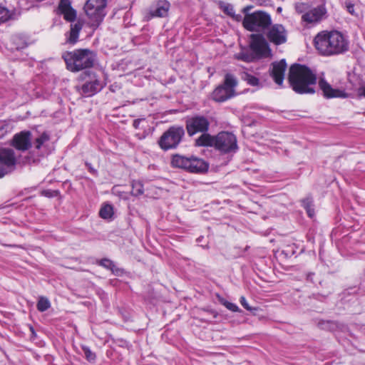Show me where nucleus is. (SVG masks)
<instances>
[{"mask_svg": "<svg viewBox=\"0 0 365 365\" xmlns=\"http://www.w3.org/2000/svg\"><path fill=\"white\" fill-rule=\"evenodd\" d=\"M288 81L292 90L298 94H314L316 92L317 75L305 65H292L289 70Z\"/></svg>", "mask_w": 365, "mask_h": 365, "instance_id": "f257e3e1", "label": "nucleus"}, {"mask_svg": "<svg viewBox=\"0 0 365 365\" xmlns=\"http://www.w3.org/2000/svg\"><path fill=\"white\" fill-rule=\"evenodd\" d=\"M316 49L324 56L342 53L349 49V41L341 32L322 31L314 38Z\"/></svg>", "mask_w": 365, "mask_h": 365, "instance_id": "f03ea898", "label": "nucleus"}, {"mask_svg": "<svg viewBox=\"0 0 365 365\" xmlns=\"http://www.w3.org/2000/svg\"><path fill=\"white\" fill-rule=\"evenodd\" d=\"M220 9L233 21L242 23H271L270 15L265 11H257L250 13L252 6H245L241 10V14H236L234 6L224 1H220Z\"/></svg>", "mask_w": 365, "mask_h": 365, "instance_id": "7ed1b4c3", "label": "nucleus"}, {"mask_svg": "<svg viewBox=\"0 0 365 365\" xmlns=\"http://www.w3.org/2000/svg\"><path fill=\"white\" fill-rule=\"evenodd\" d=\"M67 68L72 72L90 68L93 66L96 54L88 48L76 49L63 54Z\"/></svg>", "mask_w": 365, "mask_h": 365, "instance_id": "20e7f679", "label": "nucleus"}, {"mask_svg": "<svg viewBox=\"0 0 365 365\" xmlns=\"http://www.w3.org/2000/svg\"><path fill=\"white\" fill-rule=\"evenodd\" d=\"M250 31H259L262 27L268 40L274 45H282L287 42V33L282 24H243Z\"/></svg>", "mask_w": 365, "mask_h": 365, "instance_id": "39448f33", "label": "nucleus"}, {"mask_svg": "<svg viewBox=\"0 0 365 365\" xmlns=\"http://www.w3.org/2000/svg\"><path fill=\"white\" fill-rule=\"evenodd\" d=\"M237 83V80L233 74L226 73L223 83L216 87L211 93V98L217 103L230 99L236 95L235 88Z\"/></svg>", "mask_w": 365, "mask_h": 365, "instance_id": "423d86ee", "label": "nucleus"}, {"mask_svg": "<svg viewBox=\"0 0 365 365\" xmlns=\"http://www.w3.org/2000/svg\"><path fill=\"white\" fill-rule=\"evenodd\" d=\"M185 135L182 126L173 125L166 130L158 140L159 147L164 151L178 147Z\"/></svg>", "mask_w": 365, "mask_h": 365, "instance_id": "0eeeda50", "label": "nucleus"}, {"mask_svg": "<svg viewBox=\"0 0 365 365\" xmlns=\"http://www.w3.org/2000/svg\"><path fill=\"white\" fill-rule=\"evenodd\" d=\"M215 148L222 153H236L238 150L236 136L230 132H220L215 135Z\"/></svg>", "mask_w": 365, "mask_h": 365, "instance_id": "6e6552de", "label": "nucleus"}, {"mask_svg": "<svg viewBox=\"0 0 365 365\" xmlns=\"http://www.w3.org/2000/svg\"><path fill=\"white\" fill-rule=\"evenodd\" d=\"M210 121L208 118L202 115H194L187 117L185 120V128L187 135L190 137L198 133H205L209 130Z\"/></svg>", "mask_w": 365, "mask_h": 365, "instance_id": "1a4fd4ad", "label": "nucleus"}, {"mask_svg": "<svg viewBox=\"0 0 365 365\" xmlns=\"http://www.w3.org/2000/svg\"><path fill=\"white\" fill-rule=\"evenodd\" d=\"M250 48L257 59L269 57L271 49L264 36L261 34H252L250 36Z\"/></svg>", "mask_w": 365, "mask_h": 365, "instance_id": "9d476101", "label": "nucleus"}, {"mask_svg": "<svg viewBox=\"0 0 365 365\" xmlns=\"http://www.w3.org/2000/svg\"><path fill=\"white\" fill-rule=\"evenodd\" d=\"M106 0H87L83 9L86 14L96 23H101L106 16Z\"/></svg>", "mask_w": 365, "mask_h": 365, "instance_id": "9b49d317", "label": "nucleus"}, {"mask_svg": "<svg viewBox=\"0 0 365 365\" xmlns=\"http://www.w3.org/2000/svg\"><path fill=\"white\" fill-rule=\"evenodd\" d=\"M88 77V80L81 86L82 93L88 97L93 96L98 92L101 91L103 88L101 82L96 78L95 73L90 71H86L81 75L82 79H86Z\"/></svg>", "mask_w": 365, "mask_h": 365, "instance_id": "f8f14e48", "label": "nucleus"}, {"mask_svg": "<svg viewBox=\"0 0 365 365\" xmlns=\"http://www.w3.org/2000/svg\"><path fill=\"white\" fill-rule=\"evenodd\" d=\"M318 86L322 91L323 97L326 99L331 98H347L349 94L344 90L334 88L324 78L320 77L318 80Z\"/></svg>", "mask_w": 365, "mask_h": 365, "instance_id": "ddd939ff", "label": "nucleus"}, {"mask_svg": "<svg viewBox=\"0 0 365 365\" xmlns=\"http://www.w3.org/2000/svg\"><path fill=\"white\" fill-rule=\"evenodd\" d=\"M11 145L18 150H28L32 146L31 133L29 130H24L15 134Z\"/></svg>", "mask_w": 365, "mask_h": 365, "instance_id": "4468645a", "label": "nucleus"}, {"mask_svg": "<svg viewBox=\"0 0 365 365\" xmlns=\"http://www.w3.org/2000/svg\"><path fill=\"white\" fill-rule=\"evenodd\" d=\"M287 66L285 59H282L279 61H274L271 64V67L269 71V75L273 78L274 81L279 86H281L283 83Z\"/></svg>", "mask_w": 365, "mask_h": 365, "instance_id": "2eb2a0df", "label": "nucleus"}, {"mask_svg": "<svg viewBox=\"0 0 365 365\" xmlns=\"http://www.w3.org/2000/svg\"><path fill=\"white\" fill-rule=\"evenodd\" d=\"M327 9L324 4H321L305 12L302 19L305 23H317L322 21L327 16Z\"/></svg>", "mask_w": 365, "mask_h": 365, "instance_id": "dca6fc26", "label": "nucleus"}, {"mask_svg": "<svg viewBox=\"0 0 365 365\" xmlns=\"http://www.w3.org/2000/svg\"><path fill=\"white\" fill-rule=\"evenodd\" d=\"M57 14L62 15L65 21L68 22H74L76 19V11L72 7L70 0H60L58 7Z\"/></svg>", "mask_w": 365, "mask_h": 365, "instance_id": "f3484780", "label": "nucleus"}, {"mask_svg": "<svg viewBox=\"0 0 365 365\" xmlns=\"http://www.w3.org/2000/svg\"><path fill=\"white\" fill-rule=\"evenodd\" d=\"M209 163L202 158L190 156L187 172L196 174H205L208 171Z\"/></svg>", "mask_w": 365, "mask_h": 365, "instance_id": "a211bd4d", "label": "nucleus"}, {"mask_svg": "<svg viewBox=\"0 0 365 365\" xmlns=\"http://www.w3.org/2000/svg\"><path fill=\"white\" fill-rule=\"evenodd\" d=\"M21 15L20 9L7 8L0 4V23L18 21Z\"/></svg>", "mask_w": 365, "mask_h": 365, "instance_id": "6ab92c4d", "label": "nucleus"}, {"mask_svg": "<svg viewBox=\"0 0 365 365\" xmlns=\"http://www.w3.org/2000/svg\"><path fill=\"white\" fill-rule=\"evenodd\" d=\"M0 163L4 168L14 166L16 163L15 152L11 148L0 149Z\"/></svg>", "mask_w": 365, "mask_h": 365, "instance_id": "aec40b11", "label": "nucleus"}, {"mask_svg": "<svg viewBox=\"0 0 365 365\" xmlns=\"http://www.w3.org/2000/svg\"><path fill=\"white\" fill-rule=\"evenodd\" d=\"M170 3L166 0H159L157 2L156 8L150 11L151 17H165L168 15L170 9Z\"/></svg>", "mask_w": 365, "mask_h": 365, "instance_id": "412c9836", "label": "nucleus"}, {"mask_svg": "<svg viewBox=\"0 0 365 365\" xmlns=\"http://www.w3.org/2000/svg\"><path fill=\"white\" fill-rule=\"evenodd\" d=\"M82 26L83 24H71L70 31L66 34V42L67 43L74 45L77 43Z\"/></svg>", "mask_w": 365, "mask_h": 365, "instance_id": "4be33fe9", "label": "nucleus"}, {"mask_svg": "<svg viewBox=\"0 0 365 365\" xmlns=\"http://www.w3.org/2000/svg\"><path fill=\"white\" fill-rule=\"evenodd\" d=\"M190 156L180 154L172 155L170 164L173 168H178L187 171Z\"/></svg>", "mask_w": 365, "mask_h": 365, "instance_id": "5701e85b", "label": "nucleus"}, {"mask_svg": "<svg viewBox=\"0 0 365 365\" xmlns=\"http://www.w3.org/2000/svg\"><path fill=\"white\" fill-rule=\"evenodd\" d=\"M215 136H212L207 132L202 133L195 141V145L198 147H214L215 148Z\"/></svg>", "mask_w": 365, "mask_h": 365, "instance_id": "b1692460", "label": "nucleus"}, {"mask_svg": "<svg viewBox=\"0 0 365 365\" xmlns=\"http://www.w3.org/2000/svg\"><path fill=\"white\" fill-rule=\"evenodd\" d=\"M98 264L104 268L110 270L114 274L119 276L123 272V269L116 267L114 262L108 258L101 259Z\"/></svg>", "mask_w": 365, "mask_h": 365, "instance_id": "393cba45", "label": "nucleus"}, {"mask_svg": "<svg viewBox=\"0 0 365 365\" xmlns=\"http://www.w3.org/2000/svg\"><path fill=\"white\" fill-rule=\"evenodd\" d=\"M27 46L25 39L20 35L13 36L11 39V50H20Z\"/></svg>", "mask_w": 365, "mask_h": 365, "instance_id": "a878e982", "label": "nucleus"}, {"mask_svg": "<svg viewBox=\"0 0 365 365\" xmlns=\"http://www.w3.org/2000/svg\"><path fill=\"white\" fill-rule=\"evenodd\" d=\"M50 140V135L46 133L43 132L38 137L32 139V145L37 150H39L45 143L48 142Z\"/></svg>", "mask_w": 365, "mask_h": 365, "instance_id": "bb28decb", "label": "nucleus"}, {"mask_svg": "<svg viewBox=\"0 0 365 365\" xmlns=\"http://www.w3.org/2000/svg\"><path fill=\"white\" fill-rule=\"evenodd\" d=\"M302 205L306 210L307 213L309 217L314 216V209L313 205V200L311 197H307L302 200Z\"/></svg>", "mask_w": 365, "mask_h": 365, "instance_id": "cd10ccee", "label": "nucleus"}, {"mask_svg": "<svg viewBox=\"0 0 365 365\" xmlns=\"http://www.w3.org/2000/svg\"><path fill=\"white\" fill-rule=\"evenodd\" d=\"M99 215L103 219H110L113 215V207L110 204L103 205L99 211Z\"/></svg>", "mask_w": 365, "mask_h": 365, "instance_id": "c85d7f7f", "label": "nucleus"}, {"mask_svg": "<svg viewBox=\"0 0 365 365\" xmlns=\"http://www.w3.org/2000/svg\"><path fill=\"white\" fill-rule=\"evenodd\" d=\"M241 78L246 81L247 84L252 86H257L259 83V80L258 78L252 76V74L247 72H242L241 73Z\"/></svg>", "mask_w": 365, "mask_h": 365, "instance_id": "c756f323", "label": "nucleus"}, {"mask_svg": "<svg viewBox=\"0 0 365 365\" xmlns=\"http://www.w3.org/2000/svg\"><path fill=\"white\" fill-rule=\"evenodd\" d=\"M132 190L131 194L133 196L138 197L143 194L144 188L143 185L140 181L133 180L131 184Z\"/></svg>", "mask_w": 365, "mask_h": 365, "instance_id": "7c9ffc66", "label": "nucleus"}, {"mask_svg": "<svg viewBox=\"0 0 365 365\" xmlns=\"http://www.w3.org/2000/svg\"><path fill=\"white\" fill-rule=\"evenodd\" d=\"M235 58L238 60L243 61L245 62H252L257 58L255 56L254 53L245 52V51H241L235 55Z\"/></svg>", "mask_w": 365, "mask_h": 365, "instance_id": "2f4dec72", "label": "nucleus"}, {"mask_svg": "<svg viewBox=\"0 0 365 365\" xmlns=\"http://www.w3.org/2000/svg\"><path fill=\"white\" fill-rule=\"evenodd\" d=\"M50 306L51 304L49 300L43 297L39 298L36 304L37 309L41 312L46 311L50 307Z\"/></svg>", "mask_w": 365, "mask_h": 365, "instance_id": "473e14b6", "label": "nucleus"}, {"mask_svg": "<svg viewBox=\"0 0 365 365\" xmlns=\"http://www.w3.org/2000/svg\"><path fill=\"white\" fill-rule=\"evenodd\" d=\"M219 302L229 310L236 312L239 311V307L234 303L227 301L225 298L217 295Z\"/></svg>", "mask_w": 365, "mask_h": 365, "instance_id": "72a5a7b5", "label": "nucleus"}, {"mask_svg": "<svg viewBox=\"0 0 365 365\" xmlns=\"http://www.w3.org/2000/svg\"><path fill=\"white\" fill-rule=\"evenodd\" d=\"M82 350L83 351L86 359L89 362H93L96 360V356L88 346H83Z\"/></svg>", "mask_w": 365, "mask_h": 365, "instance_id": "f704fd0d", "label": "nucleus"}, {"mask_svg": "<svg viewBox=\"0 0 365 365\" xmlns=\"http://www.w3.org/2000/svg\"><path fill=\"white\" fill-rule=\"evenodd\" d=\"M240 304H242V306L247 310L248 311H252L253 310V308H252L247 303L246 299L245 297L242 296L240 297ZM255 310L257 309V308H254Z\"/></svg>", "mask_w": 365, "mask_h": 365, "instance_id": "c9c22d12", "label": "nucleus"}, {"mask_svg": "<svg viewBox=\"0 0 365 365\" xmlns=\"http://www.w3.org/2000/svg\"><path fill=\"white\" fill-rule=\"evenodd\" d=\"M308 7L307 4L299 3L296 6V10L299 13H302Z\"/></svg>", "mask_w": 365, "mask_h": 365, "instance_id": "e433bc0d", "label": "nucleus"}, {"mask_svg": "<svg viewBox=\"0 0 365 365\" xmlns=\"http://www.w3.org/2000/svg\"><path fill=\"white\" fill-rule=\"evenodd\" d=\"M85 165H86V166L87 167V168L88 169L89 172H90L91 174H93V175H98V171H97V170H96V169H95V168L92 166V165H91L90 163H88V162H86V163H85Z\"/></svg>", "mask_w": 365, "mask_h": 365, "instance_id": "4c0bfd02", "label": "nucleus"}, {"mask_svg": "<svg viewBox=\"0 0 365 365\" xmlns=\"http://www.w3.org/2000/svg\"><path fill=\"white\" fill-rule=\"evenodd\" d=\"M346 7L348 12L351 14H354V4L351 2H346Z\"/></svg>", "mask_w": 365, "mask_h": 365, "instance_id": "58836bf2", "label": "nucleus"}, {"mask_svg": "<svg viewBox=\"0 0 365 365\" xmlns=\"http://www.w3.org/2000/svg\"><path fill=\"white\" fill-rule=\"evenodd\" d=\"M202 310L212 314L214 318H217V316H218V313L216 311H215V310H213L212 309L202 308Z\"/></svg>", "mask_w": 365, "mask_h": 365, "instance_id": "ea45409f", "label": "nucleus"}, {"mask_svg": "<svg viewBox=\"0 0 365 365\" xmlns=\"http://www.w3.org/2000/svg\"><path fill=\"white\" fill-rule=\"evenodd\" d=\"M143 120V118H138V119L134 120H133V127H134L135 129H138V128H139L140 123V122H141Z\"/></svg>", "mask_w": 365, "mask_h": 365, "instance_id": "a19ab883", "label": "nucleus"}, {"mask_svg": "<svg viewBox=\"0 0 365 365\" xmlns=\"http://www.w3.org/2000/svg\"><path fill=\"white\" fill-rule=\"evenodd\" d=\"M7 173L8 171L6 168L0 166V178H3Z\"/></svg>", "mask_w": 365, "mask_h": 365, "instance_id": "79ce46f5", "label": "nucleus"}, {"mask_svg": "<svg viewBox=\"0 0 365 365\" xmlns=\"http://www.w3.org/2000/svg\"><path fill=\"white\" fill-rule=\"evenodd\" d=\"M314 275V272H309L307 274L306 279L311 282H313V276Z\"/></svg>", "mask_w": 365, "mask_h": 365, "instance_id": "37998d69", "label": "nucleus"}, {"mask_svg": "<svg viewBox=\"0 0 365 365\" xmlns=\"http://www.w3.org/2000/svg\"><path fill=\"white\" fill-rule=\"evenodd\" d=\"M29 329L31 331V339H34L36 336V333L34 330V328L32 326H29Z\"/></svg>", "mask_w": 365, "mask_h": 365, "instance_id": "c03bdc74", "label": "nucleus"}, {"mask_svg": "<svg viewBox=\"0 0 365 365\" xmlns=\"http://www.w3.org/2000/svg\"><path fill=\"white\" fill-rule=\"evenodd\" d=\"M359 95L365 98V87H361L359 89Z\"/></svg>", "mask_w": 365, "mask_h": 365, "instance_id": "a18cd8bd", "label": "nucleus"}, {"mask_svg": "<svg viewBox=\"0 0 365 365\" xmlns=\"http://www.w3.org/2000/svg\"><path fill=\"white\" fill-rule=\"evenodd\" d=\"M52 192H53V191H51V190H45V191H43L44 195L46 196V197H51L53 196Z\"/></svg>", "mask_w": 365, "mask_h": 365, "instance_id": "49530a36", "label": "nucleus"}, {"mask_svg": "<svg viewBox=\"0 0 365 365\" xmlns=\"http://www.w3.org/2000/svg\"><path fill=\"white\" fill-rule=\"evenodd\" d=\"M99 24H92L91 26H93V29H96L98 27Z\"/></svg>", "mask_w": 365, "mask_h": 365, "instance_id": "de8ad7c7", "label": "nucleus"}, {"mask_svg": "<svg viewBox=\"0 0 365 365\" xmlns=\"http://www.w3.org/2000/svg\"><path fill=\"white\" fill-rule=\"evenodd\" d=\"M200 321H201V322H207V320H205V319H200Z\"/></svg>", "mask_w": 365, "mask_h": 365, "instance_id": "09e8293b", "label": "nucleus"}]
</instances>
